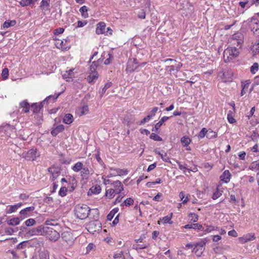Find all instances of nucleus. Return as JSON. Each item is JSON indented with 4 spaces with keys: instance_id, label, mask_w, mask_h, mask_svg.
Returning a JSON list of instances; mask_svg holds the SVG:
<instances>
[{
    "instance_id": "obj_1",
    "label": "nucleus",
    "mask_w": 259,
    "mask_h": 259,
    "mask_svg": "<svg viewBox=\"0 0 259 259\" xmlns=\"http://www.w3.org/2000/svg\"><path fill=\"white\" fill-rule=\"evenodd\" d=\"M74 211L77 218L83 220L88 217L91 209L86 204H78L75 206Z\"/></svg>"
},
{
    "instance_id": "obj_2",
    "label": "nucleus",
    "mask_w": 259,
    "mask_h": 259,
    "mask_svg": "<svg viewBox=\"0 0 259 259\" xmlns=\"http://www.w3.org/2000/svg\"><path fill=\"white\" fill-rule=\"evenodd\" d=\"M249 22L251 31L254 35L259 37V13L255 14Z\"/></svg>"
},
{
    "instance_id": "obj_3",
    "label": "nucleus",
    "mask_w": 259,
    "mask_h": 259,
    "mask_svg": "<svg viewBox=\"0 0 259 259\" xmlns=\"http://www.w3.org/2000/svg\"><path fill=\"white\" fill-rule=\"evenodd\" d=\"M239 54L238 49L236 47H229L224 52V59L225 62H228L230 59L236 57Z\"/></svg>"
},
{
    "instance_id": "obj_4",
    "label": "nucleus",
    "mask_w": 259,
    "mask_h": 259,
    "mask_svg": "<svg viewBox=\"0 0 259 259\" xmlns=\"http://www.w3.org/2000/svg\"><path fill=\"white\" fill-rule=\"evenodd\" d=\"M101 228L102 224L98 220L90 221L86 226V229L88 231L93 234L95 232L101 230Z\"/></svg>"
},
{
    "instance_id": "obj_5",
    "label": "nucleus",
    "mask_w": 259,
    "mask_h": 259,
    "mask_svg": "<svg viewBox=\"0 0 259 259\" xmlns=\"http://www.w3.org/2000/svg\"><path fill=\"white\" fill-rule=\"evenodd\" d=\"M207 242L206 238L202 239L201 241L195 244L193 251L198 256H200L205 249V245Z\"/></svg>"
},
{
    "instance_id": "obj_6",
    "label": "nucleus",
    "mask_w": 259,
    "mask_h": 259,
    "mask_svg": "<svg viewBox=\"0 0 259 259\" xmlns=\"http://www.w3.org/2000/svg\"><path fill=\"white\" fill-rule=\"evenodd\" d=\"M45 236L52 241H56L60 236L59 233L56 229L49 227L46 229Z\"/></svg>"
},
{
    "instance_id": "obj_7",
    "label": "nucleus",
    "mask_w": 259,
    "mask_h": 259,
    "mask_svg": "<svg viewBox=\"0 0 259 259\" xmlns=\"http://www.w3.org/2000/svg\"><path fill=\"white\" fill-rule=\"evenodd\" d=\"M22 156L27 160L34 161L36 159V157L38 156V155H37L36 149L32 148L27 152H23L22 154Z\"/></svg>"
},
{
    "instance_id": "obj_8",
    "label": "nucleus",
    "mask_w": 259,
    "mask_h": 259,
    "mask_svg": "<svg viewBox=\"0 0 259 259\" xmlns=\"http://www.w3.org/2000/svg\"><path fill=\"white\" fill-rule=\"evenodd\" d=\"M138 62L136 59H128L126 68L127 73H131L136 70L138 67Z\"/></svg>"
},
{
    "instance_id": "obj_9",
    "label": "nucleus",
    "mask_w": 259,
    "mask_h": 259,
    "mask_svg": "<svg viewBox=\"0 0 259 259\" xmlns=\"http://www.w3.org/2000/svg\"><path fill=\"white\" fill-rule=\"evenodd\" d=\"M111 186H112V189L115 192V194H120L123 190V186L120 181H113L111 183Z\"/></svg>"
},
{
    "instance_id": "obj_10",
    "label": "nucleus",
    "mask_w": 259,
    "mask_h": 259,
    "mask_svg": "<svg viewBox=\"0 0 259 259\" xmlns=\"http://www.w3.org/2000/svg\"><path fill=\"white\" fill-rule=\"evenodd\" d=\"M48 171L52 175V181H54L57 178L61 172V168L60 167L52 166L48 168Z\"/></svg>"
},
{
    "instance_id": "obj_11",
    "label": "nucleus",
    "mask_w": 259,
    "mask_h": 259,
    "mask_svg": "<svg viewBox=\"0 0 259 259\" xmlns=\"http://www.w3.org/2000/svg\"><path fill=\"white\" fill-rule=\"evenodd\" d=\"M34 208H35L34 206H29L22 209L20 211L21 220H22L29 216V213L31 211H33L34 210Z\"/></svg>"
},
{
    "instance_id": "obj_12",
    "label": "nucleus",
    "mask_w": 259,
    "mask_h": 259,
    "mask_svg": "<svg viewBox=\"0 0 259 259\" xmlns=\"http://www.w3.org/2000/svg\"><path fill=\"white\" fill-rule=\"evenodd\" d=\"M62 239L66 242H71L73 240L72 233L69 231H64L61 234Z\"/></svg>"
},
{
    "instance_id": "obj_13",
    "label": "nucleus",
    "mask_w": 259,
    "mask_h": 259,
    "mask_svg": "<svg viewBox=\"0 0 259 259\" xmlns=\"http://www.w3.org/2000/svg\"><path fill=\"white\" fill-rule=\"evenodd\" d=\"M106 25L103 22H100L97 25L96 32L97 34H105Z\"/></svg>"
},
{
    "instance_id": "obj_14",
    "label": "nucleus",
    "mask_w": 259,
    "mask_h": 259,
    "mask_svg": "<svg viewBox=\"0 0 259 259\" xmlns=\"http://www.w3.org/2000/svg\"><path fill=\"white\" fill-rule=\"evenodd\" d=\"M231 174L229 170H225L220 176V179L225 183H228L230 180Z\"/></svg>"
},
{
    "instance_id": "obj_15",
    "label": "nucleus",
    "mask_w": 259,
    "mask_h": 259,
    "mask_svg": "<svg viewBox=\"0 0 259 259\" xmlns=\"http://www.w3.org/2000/svg\"><path fill=\"white\" fill-rule=\"evenodd\" d=\"M98 78V73L97 72H91L90 74L87 77V80L89 83L93 84L95 82Z\"/></svg>"
},
{
    "instance_id": "obj_16",
    "label": "nucleus",
    "mask_w": 259,
    "mask_h": 259,
    "mask_svg": "<svg viewBox=\"0 0 259 259\" xmlns=\"http://www.w3.org/2000/svg\"><path fill=\"white\" fill-rule=\"evenodd\" d=\"M31 105L27 102L26 100H25L20 103V107L23 109V111L24 113H28L29 111V109Z\"/></svg>"
},
{
    "instance_id": "obj_17",
    "label": "nucleus",
    "mask_w": 259,
    "mask_h": 259,
    "mask_svg": "<svg viewBox=\"0 0 259 259\" xmlns=\"http://www.w3.org/2000/svg\"><path fill=\"white\" fill-rule=\"evenodd\" d=\"M90 174V171L89 168L87 166H83L81 170L80 176L82 180H88L89 176Z\"/></svg>"
},
{
    "instance_id": "obj_18",
    "label": "nucleus",
    "mask_w": 259,
    "mask_h": 259,
    "mask_svg": "<svg viewBox=\"0 0 259 259\" xmlns=\"http://www.w3.org/2000/svg\"><path fill=\"white\" fill-rule=\"evenodd\" d=\"M243 37V35L241 33H236L233 35V38L234 39L236 40L237 43V46L241 48V45L242 44L243 40L241 38Z\"/></svg>"
},
{
    "instance_id": "obj_19",
    "label": "nucleus",
    "mask_w": 259,
    "mask_h": 259,
    "mask_svg": "<svg viewBox=\"0 0 259 259\" xmlns=\"http://www.w3.org/2000/svg\"><path fill=\"white\" fill-rule=\"evenodd\" d=\"M115 171H116V174H110L109 176H108V178H110L112 176H121L124 175H126L128 172V170L127 169H122L120 168H117L114 169Z\"/></svg>"
},
{
    "instance_id": "obj_20",
    "label": "nucleus",
    "mask_w": 259,
    "mask_h": 259,
    "mask_svg": "<svg viewBox=\"0 0 259 259\" xmlns=\"http://www.w3.org/2000/svg\"><path fill=\"white\" fill-rule=\"evenodd\" d=\"M64 130V126L62 124H60L52 130L51 134L53 136L56 137L59 133L63 132Z\"/></svg>"
},
{
    "instance_id": "obj_21",
    "label": "nucleus",
    "mask_w": 259,
    "mask_h": 259,
    "mask_svg": "<svg viewBox=\"0 0 259 259\" xmlns=\"http://www.w3.org/2000/svg\"><path fill=\"white\" fill-rule=\"evenodd\" d=\"M245 83L242 82V90L241 92V96H243L245 93L246 91H247L249 85L250 83L249 80H246Z\"/></svg>"
},
{
    "instance_id": "obj_22",
    "label": "nucleus",
    "mask_w": 259,
    "mask_h": 259,
    "mask_svg": "<svg viewBox=\"0 0 259 259\" xmlns=\"http://www.w3.org/2000/svg\"><path fill=\"white\" fill-rule=\"evenodd\" d=\"M63 121L65 124H69L73 122V117L71 114L67 113L64 116Z\"/></svg>"
},
{
    "instance_id": "obj_23",
    "label": "nucleus",
    "mask_w": 259,
    "mask_h": 259,
    "mask_svg": "<svg viewBox=\"0 0 259 259\" xmlns=\"http://www.w3.org/2000/svg\"><path fill=\"white\" fill-rule=\"evenodd\" d=\"M21 218L16 217L7 221V224L10 226H16L19 224Z\"/></svg>"
},
{
    "instance_id": "obj_24",
    "label": "nucleus",
    "mask_w": 259,
    "mask_h": 259,
    "mask_svg": "<svg viewBox=\"0 0 259 259\" xmlns=\"http://www.w3.org/2000/svg\"><path fill=\"white\" fill-rule=\"evenodd\" d=\"M47 228H48V227H45L42 225L39 226L37 227V228H35L37 235L45 236V234L46 231V229Z\"/></svg>"
},
{
    "instance_id": "obj_25",
    "label": "nucleus",
    "mask_w": 259,
    "mask_h": 259,
    "mask_svg": "<svg viewBox=\"0 0 259 259\" xmlns=\"http://www.w3.org/2000/svg\"><path fill=\"white\" fill-rule=\"evenodd\" d=\"M68 39H69L68 37L63 40H61L60 42V47L63 50H68L70 48V46L67 44Z\"/></svg>"
},
{
    "instance_id": "obj_26",
    "label": "nucleus",
    "mask_w": 259,
    "mask_h": 259,
    "mask_svg": "<svg viewBox=\"0 0 259 259\" xmlns=\"http://www.w3.org/2000/svg\"><path fill=\"white\" fill-rule=\"evenodd\" d=\"M244 242H247L248 241L253 240L255 239L254 234H248L245 236H244L242 238Z\"/></svg>"
},
{
    "instance_id": "obj_27",
    "label": "nucleus",
    "mask_w": 259,
    "mask_h": 259,
    "mask_svg": "<svg viewBox=\"0 0 259 259\" xmlns=\"http://www.w3.org/2000/svg\"><path fill=\"white\" fill-rule=\"evenodd\" d=\"M191 140L187 136H183L181 139V142L184 147H187L190 144Z\"/></svg>"
},
{
    "instance_id": "obj_28",
    "label": "nucleus",
    "mask_w": 259,
    "mask_h": 259,
    "mask_svg": "<svg viewBox=\"0 0 259 259\" xmlns=\"http://www.w3.org/2000/svg\"><path fill=\"white\" fill-rule=\"evenodd\" d=\"M16 24V21L13 20H7L3 24V27L4 28H8L11 26H13Z\"/></svg>"
},
{
    "instance_id": "obj_29",
    "label": "nucleus",
    "mask_w": 259,
    "mask_h": 259,
    "mask_svg": "<svg viewBox=\"0 0 259 259\" xmlns=\"http://www.w3.org/2000/svg\"><path fill=\"white\" fill-rule=\"evenodd\" d=\"M90 191L93 194H98L101 191V187L99 185H96L90 188Z\"/></svg>"
},
{
    "instance_id": "obj_30",
    "label": "nucleus",
    "mask_w": 259,
    "mask_h": 259,
    "mask_svg": "<svg viewBox=\"0 0 259 259\" xmlns=\"http://www.w3.org/2000/svg\"><path fill=\"white\" fill-rule=\"evenodd\" d=\"M154 152L160 156L161 159L165 162H169V158L167 156V154L165 153L164 154H163L160 153V152L158 151L157 149H155Z\"/></svg>"
},
{
    "instance_id": "obj_31",
    "label": "nucleus",
    "mask_w": 259,
    "mask_h": 259,
    "mask_svg": "<svg viewBox=\"0 0 259 259\" xmlns=\"http://www.w3.org/2000/svg\"><path fill=\"white\" fill-rule=\"evenodd\" d=\"M83 167V164L81 162H77L72 167V169L74 171L78 172L82 169Z\"/></svg>"
},
{
    "instance_id": "obj_32",
    "label": "nucleus",
    "mask_w": 259,
    "mask_h": 259,
    "mask_svg": "<svg viewBox=\"0 0 259 259\" xmlns=\"http://www.w3.org/2000/svg\"><path fill=\"white\" fill-rule=\"evenodd\" d=\"M101 60H97L93 61L92 62V64L90 66V71L91 72H97L96 69L98 66H99L100 61Z\"/></svg>"
},
{
    "instance_id": "obj_33",
    "label": "nucleus",
    "mask_w": 259,
    "mask_h": 259,
    "mask_svg": "<svg viewBox=\"0 0 259 259\" xmlns=\"http://www.w3.org/2000/svg\"><path fill=\"white\" fill-rule=\"evenodd\" d=\"M30 108H31L33 114H37L40 112V109L39 108V106H38L37 103H32L31 105Z\"/></svg>"
},
{
    "instance_id": "obj_34",
    "label": "nucleus",
    "mask_w": 259,
    "mask_h": 259,
    "mask_svg": "<svg viewBox=\"0 0 259 259\" xmlns=\"http://www.w3.org/2000/svg\"><path fill=\"white\" fill-rule=\"evenodd\" d=\"M118 208L117 207L113 209L107 216V219L108 221H111L114 215L118 212Z\"/></svg>"
},
{
    "instance_id": "obj_35",
    "label": "nucleus",
    "mask_w": 259,
    "mask_h": 259,
    "mask_svg": "<svg viewBox=\"0 0 259 259\" xmlns=\"http://www.w3.org/2000/svg\"><path fill=\"white\" fill-rule=\"evenodd\" d=\"M88 10H89L88 8L85 6H83L80 8L79 12L81 13V15L84 18L88 17V14L87 13Z\"/></svg>"
},
{
    "instance_id": "obj_36",
    "label": "nucleus",
    "mask_w": 259,
    "mask_h": 259,
    "mask_svg": "<svg viewBox=\"0 0 259 259\" xmlns=\"http://www.w3.org/2000/svg\"><path fill=\"white\" fill-rule=\"evenodd\" d=\"M222 193H223V191L220 190L218 187L212 195V198L213 200L217 199V198H219L222 195Z\"/></svg>"
},
{
    "instance_id": "obj_37",
    "label": "nucleus",
    "mask_w": 259,
    "mask_h": 259,
    "mask_svg": "<svg viewBox=\"0 0 259 259\" xmlns=\"http://www.w3.org/2000/svg\"><path fill=\"white\" fill-rule=\"evenodd\" d=\"M39 259H49L48 252L47 251H40L39 252Z\"/></svg>"
},
{
    "instance_id": "obj_38",
    "label": "nucleus",
    "mask_w": 259,
    "mask_h": 259,
    "mask_svg": "<svg viewBox=\"0 0 259 259\" xmlns=\"http://www.w3.org/2000/svg\"><path fill=\"white\" fill-rule=\"evenodd\" d=\"M134 200L132 198H128L126 199L123 203H121L120 204V206H123L125 205L126 206H129L131 205H133L134 203Z\"/></svg>"
},
{
    "instance_id": "obj_39",
    "label": "nucleus",
    "mask_w": 259,
    "mask_h": 259,
    "mask_svg": "<svg viewBox=\"0 0 259 259\" xmlns=\"http://www.w3.org/2000/svg\"><path fill=\"white\" fill-rule=\"evenodd\" d=\"M114 193L115 194V192L113 189L110 188L106 190L105 196L108 197L109 199H112L114 196Z\"/></svg>"
},
{
    "instance_id": "obj_40",
    "label": "nucleus",
    "mask_w": 259,
    "mask_h": 259,
    "mask_svg": "<svg viewBox=\"0 0 259 259\" xmlns=\"http://www.w3.org/2000/svg\"><path fill=\"white\" fill-rule=\"evenodd\" d=\"M73 73V69H69L66 71V73L63 75V78L67 79V81H70V79H72L71 77H69V75L72 76Z\"/></svg>"
},
{
    "instance_id": "obj_41",
    "label": "nucleus",
    "mask_w": 259,
    "mask_h": 259,
    "mask_svg": "<svg viewBox=\"0 0 259 259\" xmlns=\"http://www.w3.org/2000/svg\"><path fill=\"white\" fill-rule=\"evenodd\" d=\"M217 136V134L212 131L211 130H208L207 132L206 138L208 139H212L216 138Z\"/></svg>"
},
{
    "instance_id": "obj_42",
    "label": "nucleus",
    "mask_w": 259,
    "mask_h": 259,
    "mask_svg": "<svg viewBox=\"0 0 259 259\" xmlns=\"http://www.w3.org/2000/svg\"><path fill=\"white\" fill-rule=\"evenodd\" d=\"M172 216V213H171L169 215H166V216L164 217L162 219V220L163 222V223H164V224L169 223L170 224H171L172 223V222L171 221Z\"/></svg>"
},
{
    "instance_id": "obj_43",
    "label": "nucleus",
    "mask_w": 259,
    "mask_h": 259,
    "mask_svg": "<svg viewBox=\"0 0 259 259\" xmlns=\"http://www.w3.org/2000/svg\"><path fill=\"white\" fill-rule=\"evenodd\" d=\"M19 3L22 7L28 6L33 4V0H21Z\"/></svg>"
},
{
    "instance_id": "obj_44",
    "label": "nucleus",
    "mask_w": 259,
    "mask_h": 259,
    "mask_svg": "<svg viewBox=\"0 0 259 259\" xmlns=\"http://www.w3.org/2000/svg\"><path fill=\"white\" fill-rule=\"evenodd\" d=\"M36 223V222L33 219H29L27 220L25 222V224L27 227H30L35 225Z\"/></svg>"
},
{
    "instance_id": "obj_45",
    "label": "nucleus",
    "mask_w": 259,
    "mask_h": 259,
    "mask_svg": "<svg viewBox=\"0 0 259 259\" xmlns=\"http://www.w3.org/2000/svg\"><path fill=\"white\" fill-rule=\"evenodd\" d=\"M52 96H48L45 98L44 100L41 102L39 103H38V106H39V108L41 109L44 107V106L45 104H48L49 100L52 98Z\"/></svg>"
},
{
    "instance_id": "obj_46",
    "label": "nucleus",
    "mask_w": 259,
    "mask_h": 259,
    "mask_svg": "<svg viewBox=\"0 0 259 259\" xmlns=\"http://www.w3.org/2000/svg\"><path fill=\"white\" fill-rule=\"evenodd\" d=\"M67 191L68 189L66 187H62L59 191V195L61 197H64L67 195Z\"/></svg>"
},
{
    "instance_id": "obj_47",
    "label": "nucleus",
    "mask_w": 259,
    "mask_h": 259,
    "mask_svg": "<svg viewBox=\"0 0 259 259\" xmlns=\"http://www.w3.org/2000/svg\"><path fill=\"white\" fill-rule=\"evenodd\" d=\"M207 130L206 128H203L198 135L199 139H202L205 136L206 137Z\"/></svg>"
},
{
    "instance_id": "obj_48",
    "label": "nucleus",
    "mask_w": 259,
    "mask_h": 259,
    "mask_svg": "<svg viewBox=\"0 0 259 259\" xmlns=\"http://www.w3.org/2000/svg\"><path fill=\"white\" fill-rule=\"evenodd\" d=\"M151 139H152L155 141H161L162 139L155 133H152L149 137Z\"/></svg>"
},
{
    "instance_id": "obj_49",
    "label": "nucleus",
    "mask_w": 259,
    "mask_h": 259,
    "mask_svg": "<svg viewBox=\"0 0 259 259\" xmlns=\"http://www.w3.org/2000/svg\"><path fill=\"white\" fill-rule=\"evenodd\" d=\"M148 246V245L145 244H134L133 245V249H136L138 251L139 249H142L146 248Z\"/></svg>"
},
{
    "instance_id": "obj_50",
    "label": "nucleus",
    "mask_w": 259,
    "mask_h": 259,
    "mask_svg": "<svg viewBox=\"0 0 259 259\" xmlns=\"http://www.w3.org/2000/svg\"><path fill=\"white\" fill-rule=\"evenodd\" d=\"M249 168L251 170L259 169V160L252 162L249 166Z\"/></svg>"
},
{
    "instance_id": "obj_51",
    "label": "nucleus",
    "mask_w": 259,
    "mask_h": 259,
    "mask_svg": "<svg viewBox=\"0 0 259 259\" xmlns=\"http://www.w3.org/2000/svg\"><path fill=\"white\" fill-rule=\"evenodd\" d=\"M25 235L27 236H32L33 235H37L36 229L35 228H32L31 229H28V230L27 231V232L25 233Z\"/></svg>"
},
{
    "instance_id": "obj_52",
    "label": "nucleus",
    "mask_w": 259,
    "mask_h": 259,
    "mask_svg": "<svg viewBox=\"0 0 259 259\" xmlns=\"http://www.w3.org/2000/svg\"><path fill=\"white\" fill-rule=\"evenodd\" d=\"M227 119H228V121L230 123H234L236 122V120L233 117L232 112L231 111H229V113H228V115H227Z\"/></svg>"
},
{
    "instance_id": "obj_53",
    "label": "nucleus",
    "mask_w": 259,
    "mask_h": 259,
    "mask_svg": "<svg viewBox=\"0 0 259 259\" xmlns=\"http://www.w3.org/2000/svg\"><path fill=\"white\" fill-rule=\"evenodd\" d=\"M9 70L7 68H5L3 69L2 72V76L4 79H6L8 78Z\"/></svg>"
},
{
    "instance_id": "obj_54",
    "label": "nucleus",
    "mask_w": 259,
    "mask_h": 259,
    "mask_svg": "<svg viewBox=\"0 0 259 259\" xmlns=\"http://www.w3.org/2000/svg\"><path fill=\"white\" fill-rule=\"evenodd\" d=\"M161 183V180L160 179H157L154 182H149L146 184L147 187L148 188L152 187L153 185H155L156 184H160Z\"/></svg>"
},
{
    "instance_id": "obj_55",
    "label": "nucleus",
    "mask_w": 259,
    "mask_h": 259,
    "mask_svg": "<svg viewBox=\"0 0 259 259\" xmlns=\"http://www.w3.org/2000/svg\"><path fill=\"white\" fill-rule=\"evenodd\" d=\"M188 216L193 222H196L198 220V215L196 213H190Z\"/></svg>"
},
{
    "instance_id": "obj_56",
    "label": "nucleus",
    "mask_w": 259,
    "mask_h": 259,
    "mask_svg": "<svg viewBox=\"0 0 259 259\" xmlns=\"http://www.w3.org/2000/svg\"><path fill=\"white\" fill-rule=\"evenodd\" d=\"M258 69V64L257 63H254L250 67V72L252 74H255V71Z\"/></svg>"
},
{
    "instance_id": "obj_57",
    "label": "nucleus",
    "mask_w": 259,
    "mask_h": 259,
    "mask_svg": "<svg viewBox=\"0 0 259 259\" xmlns=\"http://www.w3.org/2000/svg\"><path fill=\"white\" fill-rule=\"evenodd\" d=\"M112 84L111 82H108L105 84L102 90L101 96H102L105 93L106 91L112 85Z\"/></svg>"
},
{
    "instance_id": "obj_58",
    "label": "nucleus",
    "mask_w": 259,
    "mask_h": 259,
    "mask_svg": "<svg viewBox=\"0 0 259 259\" xmlns=\"http://www.w3.org/2000/svg\"><path fill=\"white\" fill-rule=\"evenodd\" d=\"M72 183L71 186L69 188V189L68 190V191L70 192H73L74 190V189L76 186V181L75 179L74 178H73L72 179Z\"/></svg>"
},
{
    "instance_id": "obj_59",
    "label": "nucleus",
    "mask_w": 259,
    "mask_h": 259,
    "mask_svg": "<svg viewBox=\"0 0 259 259\" xmlns=\"http://www.w3.org/2000/svg\"><path fill=\"white\" fill-rule=\"evenodd\" d=\"M250 137L252 140L255 141L259 138V134L256 131H253Z\"/></svg>"
},
{
    "instance_id": "obj_60",
    "label": "nucleus",
    "mask_w": 259,
    "mask_h": 259,
    "mask_svg": "<svg viewBox=\"0 0 259 259\" xmlns=\"http://www.w3.org/2000/svg\"><path fill=\"white\" fill-rule=\"evenodd\" d=\"M138 16L140 19H145L146 13H145V11H144V10H143V9L140 10L138 13Z\"/></svg>"
},
{
    "instance_id": "obj_61",
    "label": "nucleus",
    "mask_w": 259,
    "mask_h": 259,
    "mask_svg": "<svg viewBox=\"0 0 259 259\" xmlns=\"http://www.w3.org/2000/svg\"><path fill=\"white\" fill-rule=\"evenodd\" d=\"M158 108L157 107H155L152 108L149 114L148 115V116L150 117V119H151L153 117H154L155 115V114L158 111Z\"/></svg>"
},
{
    "instance_id": "obj_62",
    "label": "nucleus",
    "mask_w": 259,
    "mask_h": 259,
    "mask_svg": "<svg viewBox=\"0 0 259 259\" xmlns=\"http://www.w3.org/2000/svg\"><path fill=\"white\" fill-rule=\"evenodd\" d=\"M109 58L106 59L104 61V64L109 65L111 63V60L113 59V56L111 53H108Z\"/></svg>"
},
{
    "instance_id": "obj_63",
    "label": "nucleus",
    "mask_w": 259,
    "mask_h": 259,
    "mask_svg": "<svg viewBox=\"0 0 259 259\" xmlns=\"http://www.w3.org/2000/svg\"><path fill=\"white\" fill-rule=\"evenodd\" d=\"M150 117L148 116V115L144 118L141 121H140L139 122H137V124L139 125H142L145 124L146 122H148L150 120Z\"/></svg>"
},
{
    "instance_id": "obj_64",
    "label": "nucleus",
    "mask_w": 259,
    "mask_h": 259,
    "mask_svg": "<svg viewBox=\"0 0 259 259\" xmlns=\"http://www.w3.org/2000/svg\"><path fill=\"white\" fill-rule=\"evenodd\" d=\"M162 125V124L159 122H157L155 124L154 127L152 129V132H154L155 133H158L159 128L160 127V126Z\"/></svg>"
}]
</instances>
